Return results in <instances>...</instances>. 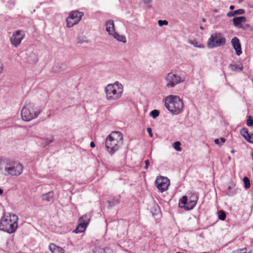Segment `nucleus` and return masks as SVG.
I'll use <instances>...</instances> for the list:
<instances>
[{
	"label": "nucleus",
	"mask_w": 253,
	"mask_h": 253,
	"mask_svg": "<svg viewBox=\"0 0 253 253\" xmlns=\"http://www.w3.org/2000/svg\"><path fill=\"white\" fill-rule=\"evenodd\" d=\"M124 137L122 132L112 131L106 138L105 146L108 153L113 155L117 153L123 144Z\"/></svg>",
	"instance_id": "f257e3e1"
},
{
	"label": "nucleus",
	"mask_w": 253,
	"mask_h": 253,
	"mask_svg": "<svg viewBox=\"0 0 253 253\" xmlns=\"http://www.w3.org/2000/svg\"><path fill=\"white\" fill-rule=\"evenodd\" d=\"M18 216L12 213H3L0 221V230L8 233H14L18 227Z\"/></svg>",
	"instance_id": "f03ea898"
},
{
	"label": "nucleus",
	"mask_w": 253,
	"mask_h": 253,
	"mask_svg": "<svg viewBox=\"0 0 253 253\" xmlns=\"http://www.w3.org/2000/svg\"><path fill=\"white\" fill-rule=\"evenodd\" d=\"M104 91L106 99L109 101H114L119 99L122 97L124 92V87L121 84L116 82L114 84H107L105 87Z\"/></svg>",
	"instance_id": "7ed1b4c3"
},
{
	"label": "nucleus",
	"mask_w": 253,
	"mask_h": 253,
	"mask_svg": "<svg viewBox=\"0 0 253 253\" xmlns=\"http://www.w3.org/2000/svg\"><path fill=\"white\" fill-rule=\"evenodd\" d=\"M165 107L173 114L181 113L183 108V102L178 96L169 95L165 99Z\"/></svg>",
	"instance_id": "20e7f679"
},
{
	"label": "nucleus",
	"mask_w": 253,
	"mask_h": 253,
	"mask_svg": "<svg viewBox=\"0 0 253 253\" xmlns=\"http://www.w3.org/2000/svg\"><path fill=\"white\" fill-rule=\"evenodd\" d=\"M0 163L4 164V170L7 175L19 176L23 172V167L17 161L11 159H0Z\"/></svg>",
	"instance_id": "39448f33"
},
{
	"label": "nucleus",
	"mask_w": 253,
	"mask_h": 253,
	"mask_svg": "<svg viewBox=\"0 0 253 253\" xmlns=\"http://www.w3.org/2000/svg\"><path fill=\"white\" fill-rule=\"evenodd\" d=\"M40 113V110L33 103H30L23 107L21 115L22 120L28 122L36 118Z\"/></svg>",
	"instance_id": "423d86ee"
},
{
	"label": "nucleus",
	"mask_w": 253,
	"mask_h": 253,
	"mask_svg": "<svg viewBox=\"0 0 253 253\" xmlns=\"http://www.w3.org/2000/svg\"><path fill=\"white\" fill-rule=\"evenodd\" d=\"M226 39L223 35L220 33L212 34L208 41V46L209 48L219 47L225 44Z\"/></svg>",
	"instance_id": "0eeeda50"
},
{
	"label": "nucleus",
	"mask_w": 253,
	"mask_h": 253,
	"mask_svg": "<svg viewBox=\"0 0 253 253\" xmlns=\"http://www.w3.org/2000/svg\"><path fill=\"white\" fill-rule=\"evenodd\" d=\"M106 30L109 34L112 35L115 39L119 42H122L123 43L126 42V38L125 36L120 35L119 34L116 33L115 31V26L113 20H108L106 22Z\"/></svg>",
	"instance_id": "6e6552de"
},
{
	"label": "nucleus",
	"mask_w": 253,
	"mask_h": 253,
	"mask_svg": "<svg viewBox=\"0 0 253 253\" xmlns=\"http://www.w3.org/2000/svg\"><path fill=\"white\" fill-rule=\"evenodd\" d=\"M84 15V13L78 11H73L70 13L66 19L67 26L72 27L77 24L81 20Z\"/></svg>",
	"instance_id": "1a4fd4ad"
},
{
	"label": "nucleus",
	"mask_w": 253,
	"mask_h": 253,
	"mask_svg": "<svg viewBox=\"0 0 253 253\" xmlns=\"http://www.w3.org/2000/svg\"><path fill=\"white\" fill-rule=\"evenodd\" d=\"M166 86L168 87H173L182 82L181 78L172 72L167 74L165 78Z\"/></svg>",
	"instance_id": "9d476101"
},
{
	"label": "nucleus",
	"mask_w": 253,
	"mask_h": 253,
	"mask_svg": "<svg viewBox=\"0 0 253 253\" xmlns=\"http://www.w3.org/2000/svg\"><path fill=\"white\" fill-rule=\"evenodd\" d=\"M197 201V197H195L194 199L188 201L187 197L183 196L179 202V206L186 210H191L195 207Z\"/></svg>",
	"instance_id": "9b49d317"
},
{
	"label": "nucleus",
	"mask_w": 253,
	"mask_h": 253,
	"mask_svg": "<svg viewBox=\"0 0 253 253\" xmlns=\"http://www.w3.org/2000/svg\"><path fill=\"white\" fill-rule=\"evenodd\" d=\"M25 33L23 31L21 30H17L13 33V34L10 38L11 43L15 47H17L19 45L22 41L25 38Z\"/></svg>",
	"instance_id": "f8f14e48"
},
{
	"label": "nucleus",
	"mask_w": 253,
	"mask_h": 253,
	"mask_svg": "<svg viewBox=\"0 0 253 253\" xmlns=\"http://www.w3.org/2000/svg\"><path fill=\"white\" fill-rule=\"evenodd\" d=\"M158 189L163 192L166 191L169 184V180L167 177L162 176H158L155 181Z\"/></svg>",
	"instance_id": "ddd939ff"
},
{
	"label": "nucleus",
	"mask_w": 253,
	"mask_h": 253,
	"mask_svg": "<svg viewBox=\"0 0 253 253\" xmlns=\"http://www.w3.org/2000/svg\"><path fill=\"white\" fill-rule=\"evenodd\" d=\"M231 43L236 51V54L238 56L242 54V51L241 45L239 39L237 37L234 38L231 40Z\"/></svg>",
	"instance_id": "4468645a"
},
{
	"label": "nucleus",
	"mask_w": 253,
	"mask_h": 253,
	"mask_svg": "<svg viewBox=\"0 0 253 253\" xmlns=\"http://www.w3.org/2000/svg\"><path fill=\"white\" fill-rule=\"evenodd\" d=\"M241 134L248 142L253 143V133H249L246 128H243L240 130Z\"/></svg>",
	"instance_id": "2eb2a0df"
},
{
	"label": "nucleus",
	"mask_w": 253,
	"mask_h": 253,
	"mask_svg": "<svg viewBox=\"0 0 253 253\" xmlns=\"http://www.w3.org/2000/svg\"><path fill=\"white\" fill-rule=\"evenodd\" d=\"M233 22L235 26L242 28H243L242 23L246 22V18L244 16L236 17L233 18Z\"/></svg>",
	"instance_id": "dca6fc26"
},
{
	"label": "nucleus",
	"mask_w": 253,
	"mask_h": 253,
	"mask_svg": "<svg viewBox=\"0 0 253 253\" xmlns=\"http://www.w3.org/2000/svg\"><path fill=\"white\" fill-rule=\"evenodd\" d=\"M49 249L52 253H64V250L53 243L50 244Z\"/></svg>",
	"instance_id": "f3484780"
},
{
	"label": "nucleus",
	"mask_w": 253,
	"mask_h": 253,
	"mask_svg": "<svg viewBox=\"0 0 253 253\" xmlns=\"http://www.w3.org/2000/svg\"><path fill=\"white\" fill-rule=\"evenodd\" d=\"M90 219V215L89 214H86L79 218V222L85 224L86 226H87Z\"/></svg>",
	"instance_id": "a211bd4d"
},
{
	"label": "nucleus",
	"mask_w": 253,
	"mask_h": 253,
	"mask_svg": "<svg viewBox=\"0 0 253 253\" xmlns=\"http://www.w3.org/2000/svg\"><path fill=\"white\" fill-rule=\"evenodd\" d=\"M86 227L87 226H86L85 224L80 222L76 229L73 231V232L76 233H82L85 230Z\"/></svg>",
	"instance_id": "6ab92c4d"
},
{
	"label": "nucleus",
	"mask_w": 253,
	"mask_h": 253,
	"mask_svg": "<svg viewBox=\"0 0 253 253\" xmlns=\"http://www.w3.org/2000/svg\"><path fill=\"white\" fill-rule=\"evenodd\" d=\"M229 68L232 71H241L243 69V66L241 64H230Z\"/></svg>",
	"instance_id": "aec40b11"
},
{
	"label": "nucleus",
	"mask_w": 253,
	"mask_h": 253,
	"mask_svg": "<svg viewBox=\"0 0 253 253\" xmlns=\"http://www.w3.org/2000/svg\"><path fill=\"white\" fill-rule=\"evenodd\" d=\"M53 193L52 192H49L46 194H44L42 196V200L44 201H46L47 202H49L51 200V199L53 197Z\"/></svg>",
	"instance_id": "412c9836"
},
{
	"label": "nucleus",
	"mask_w": 253,
	"mask_h": 253,
	"mask_svg": "<svg viewBox=\"0 0 253 253\" xmlns=\"http://www.w3.org/2000/svg\"><path fill=\"white\" fill-rule=\"evenodd\" d=\"M54 141V138L53 137H50L49 138H44L42 139V144L43 146H46L48 145L50 143H51Z\"/></svg>",
	"instance_id": "4be33fe9"
},
{
	"label": "nucleus",
	"mask_w": 253,
	"mask_h": 253,
	"mask_svg": "<svg viewBox=\"0 0 253 253\" xmlns=\"http://www.w3.org/2000/svg\"><path fill=\"white\" fill-rule=\"evenodd\" d=\"M218 218L221 220H224L226 218V213L223 211H220L218 212Z\"/></svg>",
	"instance_id": "5701e85b"
},
{
	"label": "nucleus",
	"mask_w": 253,
	"mask_h": 253,
	"mask_svg": "<svg viewBox=\"0 0 253 253\" xmlns=\"http://www.w3.org/2000/svg\"><path fill=\"white\" fill-rule=\"evenodd\" d=\"M159 114H160L159 111L155 109V110L152 111L150 112V115L153 118L155 119V118H157L159 115Z\"/></svg>",
	"instance_id": "b1692460"
},
{
	"label": "nucleus",
	"mask_w": 253,
	"mask_h": 253,
	"mask_svg": "<svg viewBox=\"0 0 253 253\" xmlns=\"http://www.w3.org/2000/svg\"><path fill=\"white\" fill-rule=\"evenodd\" d=\"M243 181L244 182L245 187L246 188H248L250 187L251 184L249 178L247 177H244L243 178Z\"/></svg>",
	"instance_id": "393cba45"
},
{
	"label": "nucleus",
	"mask_w": 253,
	"mask_h": 253,
	"mask_svg": "<svg viewBox=\"0 0 253 253\" xmlns=\"http://www.w3.org/2000/svg\"><path fill=\"white\" fill-rule=\"evenodd\" d=\"M180 145H181V143L179 141L175 142L173 143V147L176 150H177L178 151H180L181 150V148L180 147Z\"/></svg>",
	"instance_id": "a878e982"
},
{
	"label": "nucleus",
	"mask_w": 253,
	"mask_h": 253,
	"mask_svg": "<svg viewBox=\"0 0 253 253\" xmlns=\"http://www.w3.org/2000/svg\"><path fill=\"white\" fill-rule=\"evenodd\" d=\"M189 42L196 47L202 48L204 47L203 45H199L198 42L196 40L190 41Z\"/></svg>",
	"instance_id": "bb28decb"
},
{
	"label": "nucleus",
	"mask_w": 253,
	"mask_h": 253,
	"mask_svg": "<svg viewBox=\"0 0 253 253\" xmlns=\"http://www.w3.org/2000/svg\"><path fill=\"white\" fill-rule=\"evenodd\" d=\"M246 124L249 126H253V119L251 116H248Z\"/></svg>",
	"instance_id": "cd10ccee"
},
{
	"label": "nucleus",
	"mask_w": 253,
	"mask_h": 253,
	"mask_svg": "<svg viewBox=\"0 0 253 253\" xmlns=\"http://www.w3.org/2000/svg\"><path fill=\"white\" fill-rule=\"evenodd\" d=\"M225 142V139L224 138H221L220 139H215L214 140V143L217 145H221Z\"/></svg>",
	"instance_id": "c85d7f7f"
},
{
	"label": "nucleus",
	"mask_w": 253,
	"mask_h": 253,
	"mask_svg": "<svg viewBox=\"0 0 253 253\" xmlns=\"http://www.w3.org/2000/svg\"><path fill=\"white\" fill-rule=\"evenodd\" d=\"M158 24L160 26L167 25L168 24V22L167 20H159L158 21Z\"/></svg>",
	"instance_id": "c756f323"
},
{
	"label": "nucleus",
	"mask_w": 253,
	"mask_h": 253,
	"mask_svg": "<svg viewBox=\"0 0 253 253\" xmlns=\"http://www.w3.org/2000/svg\"><path fill=\"white\" fill-rule=\"evenodd\" d=\"M245 12L243 9H239L234 11V14H243Z\"/></svg>",
	"instance_id": "7c9ffc66"
},
{
	"label": "nucleus",
	"mask_w": 253,
	"mask_h": 253,
	"mask_svg": "<svg viewBox=\"0 0 253 253\" xmlns=\"http://www.w3.org/2000/svg\"><path fill=\"white\" fill-rule=\"evenodd\" d=\"M235 193V192L234 190H233L231 186H229L228 187V191L227 192V194L229 195H232L234 194Z\"/></svg>",
	"instance_id": "2f4dec72"
},
{
	"label": "nucleus",
	"mask_w": 253,
	"mask_h": 253,
	"mask_svg": "<svg viewBox=\"0 0 253 253\" xmlns=\"http://www.w3.org/2000/svg\"><path fill=\"white\" fill-rule=\"evenodd\" d=\"M147 131L148 132L149 134V136L150 137H152L153 135V133H152V129L151 127H147Z\"/></svg>",
	"instance_id": "473e14b6"
},
{
	"label": "nucleus",
	"mask_w": 253,
	"mask_h": 253,
	"mask_svg": "<svg viewBox=\"0 0 253 253\" xmlns=\"http://www.w3.org/2000/svg\"><path fill=\"white\" fill-rule=\"evenodd\" d=\"M144 163H145V169H147L148 168L149 165V164H150V162H149V160H148V159H147V160L145 161Z\"/></svg>",
	"instance_id": "72a5a7b5"
},
{
	"label": "nucleus",
	"mask_w": 253,
	"mask_h": 253,
	"mask_svg": "<svg viewBox=\"0 0 253 253\" xmlns=\"http://www.w3.org/2000/svg\"><path fill=\"white\" fill-rule=\"evenodd\" d=\"M3 69V64L0 62V74L2 73Z\"/></svg>",
	"instance_id": "f704fd0d"
},
{
	"label": "nucleus",
	"mask_w": 253,
	"mask_h": 253,
	"mask_svg": "<svg viewBox=\"0 0 253 253\" xmlns=\"http://www.w3.org/2000/svg\"><path fill=\"white\" fill-rule=\"evenodd\" d=\"M235 15V14H234V12H229L227 14V15L229 16H234Z\"/></svg>",
	"instance_id": "c9c22d12"
},
{
	"label": "nucleus",
	"mask_w": 253,
	"mask_h": 253,
	"mask_svg": "<svg viewBox=\"0 0 253 253\" xmlns=\"http://www.w3.org/2000/svg\"><path fill=\"white\" fill-rule=\"evenodd\" d=\"M90 147L92 148H94L95 147V143L93 141L90 142Z\"/></svg>",
	"instance_id": "e433bc0d"
},
{
	"label": "nucleus",
	"mask_w": 253,
	"mask_h": 253,
	"mask_svg": "<svg viewBox=\"0 0 253 253\" xmlns=\"http://www.w3.org/2000/svg\"><path fill=\"white\" fill-rule=\"evenodd\" d=\"M234 8V5H231L230 6V9L233 10Z\"/></svg>",
	"instance_id": "4c0bfd02"
},
{
	"label": "nucleus",
	"mask_w": 253,
	"mask_h": 253,
	"mask_svg": "<svg viewBox=\"0 0 253 253\" xmlns=\"http://www.w3.org/2000/svg\"><path fill=\"white\" fill-rule=\"evenodd\" d=\"M3 192V190L0 188V195H2Z\"/></svg>",
	"instance_id": "58836bf2"
},
{
	"label": "nucleus",
	"mask_w": 253,
	"mask_h": 253,
	"mask_svg": "<svg viewBox=\"0 0 253 253\" xmlns=\"http://www.w3.org/2000/svg\"><path fill=\"white\" fill-rule=\"evenodd\" d=\"M202 21H203V22H206V19L205 18H203Z\"/></svg>",
	"instance_id": "ea45409f"
},
{
	"label": "nucleus",
	"mask_w": 253,
	"mask_h": 253,
	"mask_svg": "<svg viewBox=\"0 0 253 253\" xmlns=\"http://www.w3.org/2000/svg\"><path fill=\"white\" fill-rule=\"evenodd\" d=\"M152 1V0H148L147 3H150Z\"/></svg>",
	"instance_id": "a19ab883"
},
{
	"label": "nucleus",
	"mask_w": 253,
	"mask_h": 253,
	"mask_svg": "<svg viewBox=\"0 0 253 253\" xmlns=\"http://www.w3.org/2000/svg\"><path fill=\"white\" fill-rule=\"evenodd\" d=\"M200 28L201 30H203L204 29V28H203V27L202 26H200Z\"/></svg>",
	"instance_id": "79ce46f5"
},
{
	"label": "nucleus",
	"mask_w": 253,
	"mask_h": 253,
	"mask_svg": "<svg viewBox=\"0 0 253 253\" xmlns=\"http://www.w3.org/2000/svg\"><path fill=\"white\" fill-rule=\"evenodd\" d=\"M176 253H181L180 252H177Z\"/></svg>",
	"instance_id": "37998d69"
},
{
	"label": "nucleus",
	"mask_w": 253,
	"mask_h": 253,
	"mask_svg": "<svg viewBox=\"0 0 253 253\" xmlns=\"http://www.w3.org/2000/svg\"><path fill=\"white\" fill-rule=\"evenodd\" d=\"M252 156H253V155H252Z\"/></svg>",
	"instance_id": "c03bdc74"
}]
</instances>
